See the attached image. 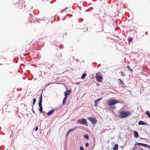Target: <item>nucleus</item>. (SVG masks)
I'll list each match as a JSON object with an SVG mask.
<instances>
[{"label": "nucleus", "mask_w": 150, "mask_h": 150, "mask_svg": "<svg viewBox=\"0 0 150 150\" xmlns=\"http://www.w3.org/2000/svg\"><path fill=\"white\" fill-rule=\"evenodd\" d=\"M75 129V128H74V129H70L69 131L67 133V134H66V136H68V135L69 134V133L73 131V130H74V129Z\"/></svg>", "instance_id": "a211bd4d"}, {"label": "nucleus", "mask_w": 150, "mask_h": 150, "mask_svg": "<svg viewBox=\"0 0 150 150\" xmlns=\"http://www.w3.org/2000/svg\"><path fill=\"white\" fill-rule=\"evenodd\" d=\"M112 107L113 108H115V106H112Z\"/></svg>", "instance_id": "c756f323"}, {"label": "nucleus", "mask_w": 150, "mask_h": 150, "mask_svg": "<svg viewBox=\"0 0 150 150\" xmlns=\"http://www.w3.org/2000/svg\"><path fill=\"white\" fill-rule=\"evenodd\" d=\"M139 125H146L147 124L146 123L142 121H140L139 122Z\"/></svg>", "instance_id": "9b49d317"}, {"label": "nucleus", "mask_w": 150, "mask_h": 150, "mask_svg": "<svg viewBox=\"0 0 150 150\" xmlns=\"http://www.w3.org/2000/svg\"><path fill=\"white\" fill-rule=\"evenodd\" d=\"M71 91L68 90L67 91L65 92V97H68V96L71 93Z\"/></svg>", "instance_id": "0eeeda50"}, {"label": "nucleus", "mask_w": 150, "mask_h": 150, "mask_svg": "<svg viewBox=\"0 0 150 150\" xmlns=\"http://www.w3.org/2000/svg\"><path fill=\"white\" fill-rule=\"evenodd\" d=\"M127 69L129 70L130 71L132 72L133 71V70L132 69H131L130 67L129 66H127Z\"/></svg>", "instance_id": "4be33fe9"}, {"label": "nucleus", "mask_w": 150, "mask_h": 150, "mask_svg": "<svg viewBox=\"0 0 150 150\" xmlns=\"http://www.w3.org/2000/svg\"><path fill=\"white\" fill-rule=\"evenodd\" d=\"M38 129V127H35V130L36 131H37Z\"/></svg>", "instance_id": "cd10ccee"}, {"label": "nucleus", "mask_w": 150, "mask_h": 150, "mask_svg": "<svg viewBox=\"0 0 150 150\" xmlns=\"http://www.w3.org/2000/svg\"><path fill=\"white\" fill-rule=\"evenodd\" d=\"M86 76V73H84L81 76V78L82 79H84L85 77Z\"/></svg>", "instance_id": "f3484780"}, {"label": "nucleus", "mask_w": 150, "mask_h": 150, "mask_svg": "<svg viewBox=\"0 0 150 150\" xmlns=\"http://www.w3.org/2000/svg\"><path fill=\"white\" fill-rule=\"evenodd\" d=\"M65 9H66V10L65 11V12H66V13H67L68 12H70V8H65Z\"/></svg>", "instance_id": "dca6fc26"}, {"label": "nucleus", "mask_w": 150, "mask_h": 150, "mask_svg": "<svg viewBox=\"0 0 150 150\" xmlns=\"http://www.w3.org/2000/svg\"><path fill=\"white\" fill-rule=\"evenodd\" d=\"M33 112L34 113H35V111L34 110H33Z\"/></svg>", "instance_id": "473e14b6"}, {"label": "nucleus", "mask_w": 150, "mask_h": 150, "mask_svg": "<svg viewBox=\"0 0 150 150\" xmlns=\"http://www.w3.org/2000/svg\"><path fill=\"white\" fill-rule=\"evenodd\" d=\"M128 40L129 42H131L132 40V38L131 37H129L128 38Z\"/></svg>", "instance_id": "b1692460"}, {"label": "nucleus", "mask_w": 150, "mask_h": 150, "mask_svg": "<svg viewBox=\"0 0 150 150\" xmlns=\"http://www.w3.org/2000/svg\"><path fill=\"white\" fill-rule=\"evenodd\" d=\"M131 114V112L128 111H121L119 113V115L121 118L125 117Z\"/></svg>", "instance_id": "f257e3e1"}, {"label": "nucleus", "mask_w": 150, "mask_h": 150, "mask_svg": "<svg viewBox=\"0 0 150 150\" xmlns=\"http://www.w3.org/2000/svg\"><path fill=\"white\" fill-rule=\"evenodd\" d=\"M66 10V9H65V8H64V9L62 10L60 12L61 13H63V12H65V11Z\"/></svg>", "instance_id": "393cba45"}, {"label": "nucleus", "mask_w": 150, "mask_h": 150, "mask_svg": "<svg viewBox=\"0 0 150 150\" xmlns=\"http://www.w3.org/2000/svg\"><path fill=\"white\" fill-rule=\"evenodd\" d=\"M39 106L40 107V108L39 109V110L40 112H43V111H42L43 108H42V105H39ZM43 112L46 113V112L45 111H43Z\"/></svg>", "instance_id": "1a4fd4ad"}, {"label": "nucleus", "mask_w": 150, "mask_h": 150, "mask_svg": "<svg viewBox=\"0 0 150 150\" xmlns=\"http://www.w3.org/2000/svg\"><path fill=\"white\" fill-rule=\"evenodd\" d=\"M118 102V101L115 100H110L108 102L107 104L109 105H115Z\"/></svg>", "instance_id": "7ed1b4c3"}, {"label": "nucleus", "mask_w": 150, "mask_h": 150, "mask_svg": "<svg viewBox=\"0 0 150 150\" xmlns=\"http://www.w3.org/2000/svg\"><path fill=\"white\" fill-rule=\"evenodd\" d=\"M67 98V96L66 97L65 96L64 98L63 101V103H62L63 105H64L66 103V99Z\"/></svg>", "instance_id": "2eb2a0df"}, {"label": "nucleus", "mask_w": 150, "mask_h": 150, "mask_svg": "<svg viewBox=\"0 0 150 150\" xmlns=\"http://www.w3.org/2000/svg\"><path fill=\"white\" fill-rule=\"evenodd\" d=\"M147 32H146V35H147Z\"/></svg>", "instance_id": "7c9ffc66"}, {"label": "nucleus", "mask_w": 150, "mask_h": 150, "mask_svg": "<svg viewBox=\"0 0 150 150\" xmlns=\"http://www.w3.org/2000/svg\"><path fill=\"white\" fill-rule=\"evenodd\" d=\"M88 119L90 121L92 124L95 125L97 122V120L95 118L92 117H88Z\"/></svg>", "instance_id": "39448f33"}, {"label": "nucleus", "mask_w": 150, "mask_h": 150, "mask_svg": "<svg viewBox=\"0 0 150 150\" xmlns=\"http://www.w3.org/2000/svg\"><path fill=\"white\" fill-rule=\"evenodd\" d=\"M118 146L117 144H115L112 149L113 150H118Z\"/></svg>", "instance_id": "f8f14e48"}, {"label": "nucleus", "mask_w": 150, "mask_h": 150, "mask_svg": "<svg viewBox=\"0 0 150 150\" xmlns=\"http://www.w3.org/2000/svg\"><path fill=\"white\" fill-rule=\"evenodd\" d=\"M54 110H52L48 112L47 113V114L48 116H50L51 115L52 113L54 112Z\"/></svg>", "instance_id": "ddd939ff"}, {"label": "nucleus", "mask_w": 150, "mask_h": 150, "mask_svg": "<svg viewBox=\"0 0 150 150\" xmlns=\"http://www.w3.org/2000/svg\"><path fill=\"white\" fill-rule=\"evenodd\" d=\"M6 105V106L8 107V104H6L5 105Z\"/></svg>", "instance_id": "c85d7f7f"}, {"label": "nucleus", "mask_w": 150, "mask_h": 150, "mask_svg": "<svg viewBox=\"0 0 150 150\" xmlns=\"http://www.w3.org/2000/svg\"><path fill=\"white\" fill-rule=\"evenodd\" d=\"M134 136L135 137L137 138L138 137L139 134L137 132L135 131L134 133Z\"/></svg>", "instance_id": "4468645a"}, {"label": "nucleus", "mask_w": 150, "mask_h": 150, "mask_svg": "<svg viewBox=\"0 0 150 150\" xmlns=\"http://www.w3.org/2000/svg\"><path fill=\"white\" fill-rule=\"evenodd\" d=\"M102 98H100L95 101L94 106H97L98 105V103L99 102L100 100Z\"/></svg>", "instance_id": "6e6552de"}, {"label": "nucleus", "mask_w": 150, "mask_h": 150, "mask_svg": "<svg viewBox=\"0 0 150 150\" xmlns=\"http://www.w3.org/2000/svg\"><path fill=\"white\" fill-rule=\"evenodd\" d=\"M119 80H120V81H121V79H119Z\"/></svg>", "instance_id": "2f4dec72"}, {"label": "nucleus", "mask_w": 150, "mask_h": 150, "mask_svg": "<svg viewBox=\"0 0 150 150\" xmlns=\"http://www.w3.org/2000/svg\"><path fill=\"white\" fill-rule=\"evenodd\" d=\"M95 77L96 80L98 82H101L102 81L103 78L102 76L100 75L97 74L95 76Z\"/></svg>", "instance_id": "20e7f679"}, {"label": "nucleus", "mask_w": 150, "mask_h": 150, "mask_svg": "<svg viewBox=\"0 0 150 150\" xmlns=\"http://www.w3.org/2000/svg\"><path fill=\"white\" fill-rule=\"evenodd\" d=\"M36 99L35 98H34L33 100V105H35V103L36 101Z\"/></svg>", "instance_id": "5701e85b"}, {"label": "nucleus", "mask_w": 150, "mask_h": 150, "mask_svg": "<svg viewBox=\"0 0 150 150\" xmlns=\"http://www.w3.org/2000/svg\"><path fill=\"white\" fill-rule=\"evenodd\" d=\"M84 137H85V138L86 139H89L88 135L87 134H85V135H84Z\"/></svg>", "instance_id": "412c9836"}, {"label": "nucleus", "mask_w": 150, "mask_h": 150, "mask_svg": "<svg viewBox=\"0 0 150 150\" xmlns=\"http://www.w3.org/2000/svg\"><path fill=\"white\" fill-rule=\"evenodd\" d=\"M146 114L150 118V114L148 111H146Z\"/></svg>", "instance_id": "aec40b11"}, {"label": "nucleus", "mask_w": 150, "mask_h": 150, "mask_svg": "<svg viewBox=\"0 0 150 150\" xmlns=\"http://www.w3.org/2000/svg\"><path fill=\"white\" fill-rule=\"evenodd\" d=\"M78 122L80 124L87 126V122L86 120L84 118H82L79 119L78 121Z\"/></svg>", "instance_id": "f03ea898"}, {"label": "nucleus", "mask_w": 150, "mask_h": 150, "mask_svg": "<svg viewBox=\"0 0 150 150\" xmlns=\"http://www.w3.org/2000/svg\"><path fill=\"white\" fill-rule=\"evenodd\" d=\"M137 145L139 146H142L144 147H147L150 148V146L148 144H143L141 143H138L135 144V146Z\"/></svg>", "instance_id": "423d86ee"}, {"label": "nucleus", "mask_w": 150, "mask_h": 150, "mask_svg": "<svg viewBox=\"0 0 150 150\" xmlns=\"http://www.w3.org/2000/svg\"><path fill=\"white\" fill-rule=\"evenodd\" d=\"M89 146V144L88 143H86V146L87 147H88Z\"/></svg>", "instance_id": "bb28decb"}, {"label": "nucleus", "mask_w": 150, "mask_h": 150, "mask_svg": "<svg viewBox=\"0 0 150 150\" xmlns=\"http://www.w3.org/2000/svg\"><path fill=\"white\" fill-rule=\"evenodd\" d=\"M80 150H84V148L83 146H81L80 147Z\"/></svg>", "instance_id": "a878e982"}, {"label": "nucleus", "mask_w": 150, "mask_h": 150, "mask_svg": "<svg viewBox=\"0 0 150 150\" xmlns=\"http://www.w3.org/2000/svg\"><path fill=\"white\" fill-rule=\"evenodd\" d=\"M120 74L121 76H125V74L123 71H121L120 72Z\"/></svg>", "instance_id": "6ab92c4d"}, {"label": "nucleus", "mask_w": 150, "mask_h": 150, "mask_svg": "<svg viewBox=\"0 0 150 150\" xmlns=\"http://www.w3.org/2000/svg\"><path fill=\"white\" fill-rule=\"evenodd\" d=\"M42 95H41L40 98L39 99V105H42Z\"/></svg>", "instance_id": "9d476101"}]
</instances>
